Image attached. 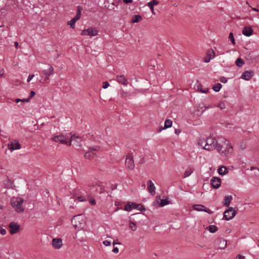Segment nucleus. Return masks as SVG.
<instances>
[{
	"instance_id": "1",
	"label": "nucleus",
	"mask_w": 259,
	"mask_h": 259,
	"mask_svg": "<svg viewBox=\"0 0 259 259\" xmlns=\"http://www.w3.org/2000/svg\"><path fill=\"white\" fill-rule=\"evenodd\" d=\"M217 151L224 157L230 158L234 154V149L230 141L223 137H219Z\"/></svg>"
},
{
	"instance_id": "2",
	"label": "nucleus",
	"mask_w": 259,
	"mask_h": 259,
	"mask_svg": "<svg viewBox=\"0 0 259 259\" xmlns=\"http://www.w3.org/2000/svg\"><path fill=\"white\" fill-rule=\"evenodd\" d=\"M70 133H66L65 134H61L58 135H54L52 138V140L55 142L59 143L61 144L71 145V141H70Z\"/></svg>"
},
{
	"instance_id": "3",
	"label": "nucleus",
	"mask_w": 259,
	"mask_h": 259,
	"mask_svg": "<svg viewBox=\"0 0 259 259\" xmlns=\"http://www.w3.org/2000/svg\"><path fill=\"white\" fill-rule=\"evenodd\" d=\"M85 222V218L81 214L74 216L72 220L73 226L77 230H80L83 228Z\"/></svg>"
},
{
	"instance_id": "4",
	"label": "nucleus",
	"mask_w": 259,
	"mask_h": 259,
	"mask_svg": "<svg viewBox=\"0 0 259 259\" xmlns=\"http://www.w3.org/2000/svg\"><path fill=\"white\" fill-rule=\"evenodd\" d=\"M219 144V137H212L206 138V145H204V149L208 151H211L217 148Z\"/></svg>"
},
{
	"instance_id": "5",
	"label": "nucleus",
	"mask_w": 259,
	"mask_h": 259,
	"mask_svg": "<svg viewBox=\"0 0 259 259\" xmlns=\"http://www.w3.org/2000/svg\"><path fill=\"white\" fill-rule=\"evenodd\" d=\"M23 199L20 197H13L11 199V204L18 212H22L24 211L22 206Z\"/></svg>"
},
{
	"instance_id": "6",
	"label": "nucleus",
	"mask_w": 259,
	"mask_h": 259,
	"mask_svg": "<svg viewBox=\"0 0 259 259\" xmlns=\"http://www.w3.org/2000/svg\"><path fill=\"white\" fill-rule=\"evenodd\" d=\"M133 209H135L140 211H145L146 209L141 204H136L135 203L128 202L125 205L124 209L127 211H131Z\"/></svg>"
},
{
	"instance_id": "7",
	"label": "nucleus",
	"mask_w": 259,
	"mask_h": 259,
	"mask_svg": "<svg viewBox=\"0 0 259 259\" xmlns=\"http://www.w3.org/2000/svg\"><path fill=\"white\" fill-rule=\"evenodd\" d=\"M99 31L95 28L91 27L88 29L82 30L81 35H87L90 36H95L98 34Z\"/></svg>"
},
{
	"instance_id": "8",
	"label": "nucleus",
	"mask_w": 259,
	"mask_h": 259,
	"mask_svg": "<svg viewBox=\"0 0 259 259\" xmlns=\"http://www.w3.org/2000/svg\"><path fill=\"white\" fill-rule=\"evenodd\" d=\"M235 215L236 211L233 207H230L224 212V218L225 220L229 221L232 219Z\"/></svg>"
},
{
	"instance_id": "9",
	"label": "nucleus",
	"mask_w": 259,
	"mask_h": 259,
	"mask_svg": "<svg viewBox=\"0 0 259 259\" xmlns=\"http://www.w3.org/2000/svg\"><path fill=\"white\" fill-rule=\"evenodd\" d=\"M69 140L71 141V145L72 144V143H73V144L77 147L81 146V139L79 137L76 136L74 134L72 135L70 133Z\"/></svg>"
},
{
	"instance_id": "10",
	"label": "nucleus",
	"mask_w": 259,
	"mask_h": 259,
	"mask_svg": "<svg viewBox=\"0 0 259 259\" xmlns=\"http://www.w3.org/2000/svg\"><path fill=\"white\" fill-rule=\"evenodd\" d=\"M52 245L56 249H60L63 246L62 239L60 238H55L52 239Z\"/></svg>"
},
{
	"instance_id": "11",
	"label": "nucleus",
	"mask_w": 259,
	"mask_h": 259,
	"mask_svg": "<svg viewBox=\"0 0 259 259\" xmlns=\"http://www.w3.org/2000/svg\"><path fill=\"white\" fill-rule=\"evenodd\" d=\"M193 208L198 211H204L209 214L212 213L211 210L206 208L204 205L201 204H194L193 205Z\"/></svg>"
},
{
	"instance_id": "12",
	"label": "nucleus",
	"mask_w": 259,
	"mask_h": 259,
	"mask_svg": "<svg viewBox=\"0 0 259 259\" xmlns=\"http://www.w3.org/2000/svg\"><path fill=\"white\" fill-rule=\"evenodd\" d=\"M221 180L217 177H212L210 180V184L214 189L219 188L221 186Z\"/></svg>"
},
{
	"instance_id": "13",
	"label": "nucleus",
	"mask_w": 259,
	"mask_h": 259,
	"mask_svg": "<svg viewBox=\"0 0 259 259\" xmlns=\"http://www.w3.org/2000/svg\"><path fill=\"white\" fill-rule=\"evenodd\" d=\"M8 147L11 151H13L20 149L21 145L18 141L15 140L9 143L8 145Z\"/></svg>"
},
{
	"instance_id": "14",
	"label": "nucleus",
	"mask_w": 259,
	"mask_h": 259,
	"mask_svg": "<svg viewBox=\"0 0 259 259\" xmlns=\"http://www.w3.org/2000/svg\"><path fill=\"white\" fill-rule=\"evenodd\" d=\"M125 165L130 169H133L135 167L133 157L130 154H128L126 158Z\"/></svg>"
},
{
	"instance_id": "15",
	"label": "nucleus",
	"mask_w": 259,
	"mask_h": 259,
	"mask_svg": "<svg viewBox=\"0 0 259 259\" xmlns=\"http://www.w3.org/2000/svg\"><path fill=\"white\" fill-rule=\"evenodd\" d=\"M253 75V72L252 70L245 71L241 75V78L245 80H250Z\"/></svg>"
},
{
	"instance_id": "16",
	"label": "nucleus",
	"mask_w": 259,
	"mask_h": 259,
	"mask_svg": "<svg viewBox=\"0 0 259 259\" xmlns=\"http://www.w3.org/2000/svg\"><path fill=\"white\" fill-rule=\"evenodd\" d=\"M214 52L212 50H210L207 52L206 56L204 57V62L208 63L212 59L214 58Z\"/></svg>"
},
{
	"instance_id": "17",
	"label": "nucleus",
	"mask_w": 259,
	"mask_h": 259,
	"mask_svg": "<svg viewBox=\"0 0 259 259\" xmlns=\"http://www.w3.org/2000/svg\"><path fill=\"white\" fill-rule=\"evenodd\" d=\"M10 232L11 234L16 233L19 229V226L16 223L12 222L9 225Z\"/></svg>"
},
{
	"instance_id": "18",
	"label": "nucleus",
	"mask_w": 259,
	"mask_h": 259,
	"mask_svg": "<svg viewBox=\"0 0 259 259\" xmlns=\"http://www.w3.org/2000/svg\"><path fill=\"white\" fill-rule=\"evenodd\" d=\"M147 186L149 192L152 195H155L156 188L151 180H149L147 181Z\"/></svg>"
},
{
	"instance_id": "19",
	"label": "nucleus",
	"mask_w": 259,
	"mask_h": 259,
	"mask_svg": "<svg viewBox=\"0 0 259 259\" xmlns=\"http://www.w3.org/2000/svg\"><path fill=\"white\" fill-rule=\"evenodd\" d=\"M116 80L118 83H121L125 86H126L128 84L127 79L123 75H117Z\"/></svg>"
},
{
	"instance_id": "20",
	"label": "nucleus",
	"mask_w": 259,
	"mask_h": 259,
	"mask_svg": "<svg viewBox=\"0 0 259 259\" xmlns=\"http://www.w3.org/2000/svg\"><path fill=\"white\" fill-rule=\"evenodd\" d=\"M217 246L220 249H225L227 246V241L223 239H219L217 240Z\"/></svg>"
},
{
	"instance_id": "21",
	"label": "nucleus",
	"mask_w": 259,
	"mask_h": 259,
	"mask_svg": "<svg viewBox=\"0 0 259 259\" xmlns=\"http://www.w3.org/2000/svg\"><path fill=\"white\" fill-rule=\"evenodd\" d=\"M253 29L250 26H245L242 30V34L246 36H250L252 34Z\"/></svg>"
},
{
	"instance_id": "22",
	"label": "nucleus",
	"mask_w": 259,
	"mask_h": 259,
	"mask_svg": "<svg viewBox=\"0 0 259 259\" xmlns=\"http://www.w3.org/2000/svg\"><path fill=\"white\" fill-rule=\"evenodd\" d=\"M254 51H252V52H248L247 53H245V59L248 61H249L250 62H252L253 60H256L258 57V56H252L251 55V53H253Z\"/></svg>"
},
{
	"instance_id": "23",
	"label": "nucleus",
	"mask_w": 259,
	"mask_h": 259,
	"mask_svg": "<svg viewBox=\"0 0 259 259\" xmlns=\"http://www.w3.org/2000/svg\"><path fill=\"white\" fill-rule=\"evenodd\" d=\"M42 72L46 76H49L50 75L53 74L54 68L52 66L49 65L48 66V68L44 69L42 71Z\"/></svg>"
},
{
	"instance_id": "24",
	"label": "nucleus",
	"mask_w": 259,
	"mask_h": 259,
	"mask_svg": "<svg viewBox=\"0 0 259 259\" xmlns=\"http://www.w3.org/2000/svg\"><path fill=\"white\" fill-rule=\"evenodd\" d=\"M158 4V2L156 0H152L147 4L148 6L150 8L151 12L153 15L155 14V12L154 10V6L157 5Z\"/></svg>"
},
{
	"instance_id": "25",
	"label": "nucleus",
	"mask_w": 259,
	"mask_h": 259,
	"mask_svg": "<svg viewBox=\"0 0 259 259\" xmlns=\"http://www.w3.org/2000/svg\"><path fill=\"white\" fill-rule=\"evenodd\" d=\"M194 88L195 90L199 91L200 92H201L202 93H206L208 91V89H207V88L203 90L202 89L201 84L198 82H197V83H196L195 84Z\"/></svg>"
},
{
	"instance_id": "26",
	"label": "nucleus",
	"mask_w": 259,
	"mask_h": 259,
	"mask_svg": "<svg viewBox=\"0 0 259 259\" xmlns=\"http://www.w3.org/2000/svg\"><path fill=\"white\" fill-rule=\"evenodd\" d=\"M218 173L222 176L226 175L229 172L228 168L225 166H221L220 167L218 170Z\"/></svg>"
},
{
	"instance_id": "27",
	"label": "nucleus",
	"mask_w": 259,
	"mask_h": 259,
	"mask_svg": "<svg viewBox=\"0 0 259 259\" xmlns=\"http://www.w3.org/2000/svg\"><path fill=\"white\" fill-rule=\"evenodd\" d=\"M206 138H200L197 140V145L204 149V145H206Z\"/></svg>"
},
{
	"instance_id": "28",
	"label": "nucleus",
	"mask_w": 259,
	"mask_h": 259,
	"mask_svg": "<svg viewBox=\"0 0 259 259\" xmlns=\"http://www.w3.org/2000/svg\"><path fill=\"white\" fill-rule=\"evenodd\" d=\"M96 156V154L91 150L87 152L84 154V157L88 159H93Z\"/></svg>"
},
{
	"instance_id": "29",
	"label": "nucleus",
	"mask_w": 259,
	"mask_h": 259,
	"mask_svg": "<svg viewBox=\"0 0 259 259\" xmlns=\"http://www.w3.org/2000/svg\"><path fill=\"white\" fill-rule=\"evenodd\" d=\"M142 17L141 15H134L132 18L131 21L133 23H138V22H140L141 21H142Z\"/></svg>"
},
{
	"instance_id": "30",
	"label": "nucleus",
	"mask_w": 259,
	"mask_h": 259,
	"mask_svg": "<svg viewBox=\"0 0 259 259\" xmlns=\"http://www.w3.org/2000/svg\"><path fill=\"white\" fill-rule=\"evenodd\" d=\"M232 199H233V197L231 195L226 196L224 198V205L226 206H228L230 205V202H231V200H232Z\"/></svg>"
},
{
	"instance_id": "31",
	"label": "nucleus",
	"mask_w": 259,
	"mask_h": 259,
	"mask_svg": "<svg viewBox=\"0 0 259 259\" xmlns=\"http://www.w3.org/2000/svg\"><path fill=\"white\" fill-rule=\"evenodd\" d=\"M81 9L79 7L77 8V13L76 14L75 16L72 18L73 20H74L75 22H76L77 20H78L81 16Z\"/></svg>"
},
{
	"instance_id": "32",
	"label": "nucleus",
	"mask_w": 259,
	"mask_h": 259,
	"mask_svg": "<svg viewBox=\"0 0 259 259\" xmlns=\"http://www.w3.org/2000/svg\"><path fill=\"white\" fill-rule=\"evenodd\" d=\"M172 121L170 119H166L164 122V128L170 127L172 125Z\"/></svg>"
},
{
	"instance_id": "33",
	"label": "nucleus",
	"mask_w": 259,
	"mask_h": 259,
	"mask_svg": "<svg viewBox=\"0 0 259 259\" xmlns=\"http://www.w3.org/2000/svg\"><path fill=\"white\" fill-rule=\"evenodd\" d=\"M193 172V170L191 168L187 169L184 172V178H187L190 176Z\"/></svg>"
},
{
	"instance_id": "34",
	"label": "nucleus",
	"mask_w": 259,
	"mask_h": 259,
	"mask_svg": "<svg viewBox=\"0 0 259 259\" xmlns=\"http://www.w3.org/2000/svg\"><path fill=\"white\" fill-rule=\"evenodd\" d=\"M129 227L133 231H136L137 229L136 224L132 221H130Z\"/></svg>"
},
{
	"instance_id": "35",
	"label": "nucleus",
	"mask_w": 259,
	"mask_h": 259,
	"mask_svg": "<svg viewBox=\"0 0 259 259\" xmlns=\"http://www.w3.org/2000/svg\"><path fill=\"white\" fill-rule=\"evenodd\" d=\"M208 230L210 233H215L218 230V228L214 225H210L208 227Z\"/></svg>"
},
{
	"instance_id": "36",
	"label": "nucleus",
	"mask_w": 259,
	"mask_h": 259,
	"mask_svg": "<svg viewBox=\"0 0 259 259\" xmlns=\"http://www.w3.org/2000/svg\"><path fill=\"white\" fill-rule=\"evenodd\" d=\"M235 64L237 66L241 67L244 64V62L241 58H239L236 60Z\"/></svg>"
},
{
	"instance_id": "37",
	"label": "nucleus",
	"mask_w": 259,
	"mask_h": 259,
	"mask_svg": "<svg viewBox=\"0 0 259 259\" xmlns=\"http://www.w3.org/2000/svg\"><path fill=\"white\" fill-rule=\"evenodd\" d=\"M168 203H169V201L167 199H161L160 203H159V205L161 206H164L168 204Z\"/></svg>"
},
{
	"instance_id": "38",
	"label": "nucleus",
	"mask_w": 259,
	"mask_h": 259,
	"mask_svg": "<svg viewBox=\"0 0 259 259\" xmlns=\"http://www.w3.org/2000/svg\"><path fill=\"white\" fill-rule=\"evenodd\" d=\"M222 88V84L221 83H218L217 84L213 87V90L215 92H219Z\"/></svg>"
},
{
	"instance_id": "39",
	"label": "nucleus",
	"mask_w": 259,
	"mask_h": 259,
	"mask_svg": "<svg viewBox=\"0 0 259 259\" xmlns=\"http://www.w3.org/2000/svg\"><path fill=\"white\" fill-rule=\"evenodd\" d=\"M76 22L74 21V20H73L72 19L69 21L68 22V24L70 26V27L72 28H74L75 27V24Z\"/></svg>"
},
{
	"instance_id": "40",
	"label": "nucleus",
	"mask_w": 259,
	"mask_h": 259,
	"mask_svg": "<svg viewBox=\"0 0 259 259\" xmlns=\"http://www.w3.org/2000/svg\"><path fill=\"white\" fill-rule=\"evenodd\" d=\"M229 38L230 39V40L231 41V42H232V43L233 44H235V39H234V36H233V33L231 32L229 34Z\"/></svg>"
},
{
	"instance_id": "41",
	"label": "nucleus",
	"mask_w": 259,
	"mask_h": 259,
	"mask_svg": "<svg viewBox=\"0 0 259 259\" xmlns=\"http://www.w3.org/2000/svg\"><path fill=\"white\" fill-rule=\"evenodd\" d=\"M29 101H30V98L21 99V103L20 105H19L18 106L20 107V106H22L23 103H27V102H29Z\"/></svg>"
},
{
	"instance_id": "42",
	"label": "nucleus",
	"mask_w": 259,
	"mask_h": 259,
	"mask_svg": "<svg viewBox=\"0 0 259 259\" xmlns=\"http://www.w3.org/2000/svg\"><path fill=\"white\" fill-rule=\"evenodd\" d=\"M89 201L90 204L92 205H95L96 203V201L94 198H89Z\"/></svg>"
},
{
	"instance_id": "43",
	"label": "nucleus",
	"mask_w": 259,
	"mask_h": 259,
	"mask_svg": "<svg viewBox=\"0 0 259 259\" xmlns=\"http://www.w3.org/2000/svg\"><path fill=\"white\" fill-rule=\"evenodd\" d=\"M104 245L106 246H110L111 245V242L108 240H105L103 242Z\"/></svg>"
},
{
	"instance_id": "44",
	"label": "nucleus",
	"mask_w": 259,
	"mask_h": 259,
	"mask_svg": "<svg viewBox=\"0 0 259 259\" xmlns=\"http://www.w3.org/2000/svg\"><path fill=\"white\" fill-rule=\"evenodd\" d=\"M218 107H219L221 109H224L225 108V105L224 103H221L218 105Z\"/></svg>"
},
{
	"instance_id": "45",
	"label": "nucleus",
	"mask_w": 259,
	"mask_h": 259,
	"mask_svg": "<svg viewBox=\"0 0 259 259\" xmlns=\"http://www.w3.org/2000/svg\"><path fill=\"white\" fill-rule=\"evenodd\" d=\"M34 75H33V74L29 75L27 78V82H30L32 80V79L34 77Z\"/></svg>"
},
{
	"instance_id": "46",
	"label": "nucleus",
	"mask_w": 259,
	"mask_h": 259,
	"mask_svg": "<svg viewBox=\"0 0 259 259\" xmlns=\"http://www.w3.org/2000/svg\"><path fill=\"white\" fill-rule=\"evenodd\" d=\"M109 86V84L108 82L105 81L103 82V88L104 89H107Z\"/></svg>"
},
{
	"instance_id": "47",
	"label": "nucleus",
	"mask_w": 259,
	"mask_h": 259,
	"mask_svg": "<svg viewBox=\"0 0 259 259\" xmlns=\"http://www.w3.org/2000/svg\"><path fill=\"white\" fill-rule=\"evenodd\" d=\"M77 198H78V200L80 202H83V201H86V199L83 196L78 197Z\"/></svg>"
},
{
	"instance_id": "48",
	"label": "nucleus",
	"mask_w": 259,
	"mask_h": 259,
	"mask_svg": "<svg viewBox=\"0 0 259 259\" xmlns=\"http://www.w3.org/2000/svg\"><path fill=\"white\" fill-rule=\"evenodd\" d=\"M0 233L2 235H5L6 234V231L4 229H0Z\"/></svg>"
},
{
	"instance_id": "49",
	"label": "nucleus",
	"mask_w": 259,
	"mask_h": 259,
	"mask_svg": "<svg viewBox=\"0 0 259 259\" xmlns=\"http://www.w3.org/2000/svg\"><path fill=\"white\" fill-rule=\"evenodd\" d=\"M112 252L114 253H117L119 252V249L117 247H114L112 249Z\"/></svg>"
},
{
	"instance_id": "50",
	"label": "nucleus",
	"mask_w": 259,
	"mask_h": 259,
	"mask_svg": "<svg viewBox=\"0 0 259 259\" xmlns=\"http://www.w3.org/2000/svg\"><path fill=\"white\" fill-rule=\"evenodd\" d=\"M4 74V69L0 67V77H2Z\"/></svg>"
},
{
	"instance_id": "51",
	"label": "nucleus",
	"mask_w": 259,
	"mask_h": 259,
	"mask_svg": "<svg viewBox=\"0 0 259 259\" xmlns=\"http://www.w3.org/2000/svg\"><path fill=\"white\" fill-rule=\"evenodd\" d=\"M35 95V93L33 91H31L30 92V97L29 98H30V99L33 97L34 95Z\"/></svg>"
},
{
	"instance_id": "52",
	"label": "nucleus",
	"mask_w": 259,
	"mask_h": 259,
	"mask_svg": "<svg viewBox=\"0 0 259 259\" xmlns=\"http://www.w3.org/2000/svg\"><path fill=\"white\" fill-rule=\"evenodd\" d=\"M123 2L125 4H128L132 3L133 0H123Z\"/></svg>"
},
{
	"instance_id": "53",
	"label": "nucleus",
	"mask_w": 259,
	"mask_h": 259,
	"mask_svg": "<svg viewBox=\"0 0 259 259\" xmlns=\"http://www.w3.org/2000/svg\"><path fill=\"white\" fill-rule=\"evenodd\" d=\"M244 258H245V257H244V256H242V255H240V254H239V255H238L237 256V259H245Z\"/></svg>"
},
{
	"instance_id": "54",
	"label": "nucleus",
	"mask_w": 259,
	"mask_h": 259,
	"mask_svg": "<svg viewBox=\"0 0 259 259\" xmlns=\"http://www.w3.org/2000/svg\"><path fill=\"white\" fill-rule=\"evenodd\" d=\"M175 133L177 135H179L181 133V131L179 129H176L175 131Z\"/></svg>"
},
{
	"instance_id": "55",
	"label": "nucleus",
	"mask_w": 259,
	"mask_h": 259,
	"mask_svg": "<svg viewBox=\"0 0 259 259\" xmlns=\"http://www.w3.org/2000/svg\"><path fill=\"white\" fill-rule=\"evenodd\" d=\"M116 244H120V242L117 241H116V240H114L113 242V245H115Z\"/></svg>"
},
{
	"instance_id": "56",
	"label": "nucleus",
	"mask_w": 259,
	"mask_h": 259,
	"mask_svg": "<svg viewBox=\"0 0 259 259\" xmlns=\"http://www.w3.org/2000/svg\"><path fill=\"white\" fill-rule=\"evenodd\" d=\"M15 101L16 103H18L19 102H21V99L18 98V99H16Z\"/></svg>"
},
{
	"instance_id": "57",
	"label": "nucleus",
	"mask_w": 259,
	"mask_h": 259,
	"mask_svg": "<svg viewBox=\"0 0 259 259\" xmlns=\"http://www.w3.org/2000/svg\"><path fill=\"white\" fill-rule=\"evenodd\" d=\"M209 108H211V106H208V107H207V106H205V107H204V110H203V111H204V110H206V109H208Z\"/></svg>"
},
{
	"instance_id": "58",
	"label": "nucleus",
	"mask_w": 259,
	"mask_h": 259,
	"mask_svg": "<svg viewBox=\"0 0 259 259\" xmlns=\"http://www.w3.org/2000/svg\"><path fill=\"white\" fill-rule=\"evenodd\" d=\"M18 45H19V44H18V42H15V47H16V48H18Z\"/></svg>"
},
{
	"instance_id": "59",
	"label": "nucleus",
	"mask_w": 259,
	"mask_h": 259,
	"mask_svg": "<svg viewBox=\"0 0 259 259\" xmlns=\"http://www.w3.org/2000/svg\"><path fill=\"white\" fill-rule=\"evenodd\" d=\"M252 10L254 11H256V12H258V10L256 9V8H252Z\"/></svg>"
},
{
	"instance_id": "60",
	"label": "nucleus",
	"mask_w": 259,
	"mask_h": 259,
	"mask_svg": "<svg viewBox=\"0 0 259 259\" xmlns=\"http://www.w3.org/2000/svg\"><path fill=\"white\" fill-rule=\"evenodd\" d=\"M221 81L223 82H226L227 80L225 78H224L221 80Z\"/></svg>"
},
{
	"instance_id": "61",
	"label": "nucleus",
	"mask_w": 259,
	"mask_h": 259,
	"mask_svg": "<svg viewBox=\"0 0 259 259\" xmlns=\"http://www.w3.org/2000/svg\"><path fill=\"white\" fill-rule=\"evenodd\" d=\"M121 94L122 96L124 97V95L125 94V93L123 91H122Z\"/></svg>"
},
{
	"instance_id": "62",
	"label": "nucleus",
	"mask_w": 259,
	"mask_h": 259,
	"mask_svg": "<svg viewBox=\"0 0 259 259\" xmlns=\"http://www.w3.org/2000/svg\"><path fill=\"white\" fill-rule=\"evenodd\" d=\"M256 169V168L255 167H253V166H252L250 167V170H253L254 169Z\"/></svg>"
},
{
	"instance_id": "63",
	"label": "nucleus",
	"mask_w": 259,
	"mask_h": 259,
	"mask_svg": "<svg viewBox=\"0 0 259 259\" xmlns=\"http://www.w3.org/2000/svg\"><path fill=\"white\" fill-rule=\"evenodd\" d=\"M49 76H46V79H49Z\"/></svg>"
},
{
	"instance_id": "64",
	"label": "nucleus",
	"mask_w": 259,
	"mask_h": 259,
	"mask_svg": "<svg viewBox=\"0 0 259 259\" xmlns=\"http://www.w3.org/2000/svg\"><path fill=\"white\" fill-rule=\"evenodd\" d=\"M257 246H258V247H259V239H258V243Z\"/></svg>"
}]
</instances>
